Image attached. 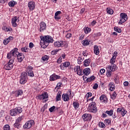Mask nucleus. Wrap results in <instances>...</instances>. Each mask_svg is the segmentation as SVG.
<instances>
[{
  "label": "nucleus",
  "instance_id": "obj_44",
  "mask_svg": "<svg viewBox=\"0 0 130 130\" xmlns=\"http://www.w3.org/2000/svg\"><path fill=\"white\" fill-rule=\"evenodd\" d=\"M99 125L100 126V127H102V128H105V124L102 122H100L99 124Z\"/></svg>",
  "mask_w": 130,
  "mask_h": 130
},
{
  "label": "nucleus",
  "instance_id": "obj_61",
  "mask_svg": "<svg viewBox=\"0 0 130 130\" xmlns=\"http://www.w3.org/2000/svg\"><path fill=\"white\" fill-rule=\"evenodd\" d=\"M104 73H105V69H101V70H100L101 75H103V74H104Z\"/></svg>",
  "mask_w": 130,
  "mask_h": 130
},
{
  "label": "nucleus",
  "instance_id": "obj_49",
  "mask_svg": "<svg viewBox=\"0 0 130 130\" xmlns=\"http://www.w3.org/2000/svg\"><path fill=\"white\" fill-rule=\"evenodd\" d=\"M114 81L115 84H118L119 83V81L118 80V77L116 76L114 78Z\"/></svg>",
  "mask_w": 130,
  "mask_h": 130
},
{
  "label": "nucleus",
  "instance_id": "obj_6",
  "mask_svg": "<svg viewBox=\"0 0 130 130\" xmlns=\"http://www.w3.org/2000/svg\"><path fill=\"white\" fill-rule=\"evenodd\" d=\"M127 19H128V16H127V14H126V13H120L119 24H123V23L127 21Z\"/></svg>",
  "mask_w": 130,
  "mask_h": 130
},
{
  "label": "nucleus",
  "instance_id": "obj_3",
  "mask_svg": "<svg viewBox=\"0 0 130 130\" xmlns=\"http://www.w3.org/2000/svg\"><path fill=\"white\" fill-rule=\"evenodd\" d=\"M18 50H19L17 48L13 49L12 51L7 54V58L8 59H10V60H13L14 62V60H15L16 56H17Z\"/></svg>",
  "mask_w": 130,
  "mask_h": 130
},
{
  "label": "nucleus",
  "instance_id": "obj_46",
  "mask_svg": "<svg viewBox=\"0 0 130 130\" xmlns=\"http://www.w3.org/2000/svg\"><path fill=\"white\" fill-rule=\"evenodd\" d=\"M114 31H116V32H117L118 33L121 32V29L118 27H114Z\"/></svg>",
  "mask_w": 130,
  "mask_h": 130
},
{
  "label": "nucleus",
  "instance_id": "obj_27",
  "mask_svg": "<svg viewBox=\"0 0 130 130\" xmlns=\"http://www.w3.org/2000/svg\"><path fill=\"white\" fill-rule=\"evenodd\" d=\"M93 52H94V54H95L96 55H98L99 54V53H100V51L99 50V47H98V46L95 45L94 46Z\"/></svg>",
  "mask_w": 130,
  "mask_h": 130
},
{
  "label": "nucleus",
  "instance_id": "obj_26",
  "mask_svg": "<svg viewBox=\"0 0 130 130\" xmlns=\"http://www.w3.org/2000/svg\"><path fill=\"white\" fill-rule=\"evenodd\" d=\"M82 72L83 75L88 76V75H90V73H91V70L90 68H85L84 70L82 71Z\"/></svg>",
  "mask_w": 130,
  "mask_h": 130
},
{
  "label": "nucleus",
  "instance_id": "obj_56",
  "mask_svg": "<svg viewBox=\"0 0 130 130\" xmlns=\"http://www.w3.org/2000/svg\"><path fill=\"white\" fill-rule=\"evenodd\" d=\"M62 57H60L58 59V60H57V62L58 63H61V62H62Z\"/></svg>",
  "mask_w": 130,
  "mask_h": 130
},
{
  "label": "nucleus",
  "instance_id": "obj_54",
  "mask_svg": "<svg viewBox=\"0 0 130 130\" xmlns=\"http://www.w3.org/2000/svg\"><path fill=\"white\" fill-rule=\"evenodd\" d=\"M57 52H58V50H53L51 52L52 55H55V54H57Z\"/></svg>",
  "mask_w": 130,
  "mask_h": 130
},
{
  "label": "nucleus",
  "instance_id": "obj_43",
  "mask_svg": "<svg viewBox=\"0 0 130 130\" xmlns=\"http://www.w3.org/2000/svg\"><path fill=\"white\" fill-rule=\"evenodd\" d=\"M28 49H29V48H27V47H25L22 48L21 49V50L23 52H28Z\"/></svg>",
  "mask_w": 130,
  "mask_h": 130
},
{
  "label": "nucleus",
  "instance_id": "obj_31",
  "mask_svg": "<svg viewBox=\"0 0 130 130\" xmlns=\"http://www.w3.org/2000/svg\"><path fill=\"white\" fill-rule=\"evenodd\" d=\"M95 80V76H92L90 77L87 78L86 81L87 83H91V82H93Z\"/></svg>",
  "mask_w": 130,
  "mask_h": 130
},
{
  "label": "nucleus",
  "instance_id": "obj_24",
  "mask_svg": "<svg viewBox=\"0 0 130 130\" xmlns=\"http://www.w3.org/2000/svg\"><path fill=\"white\" fill-rule=\"evenodd\" d=\"M13 93L16 97H19V96H22V95H23V90L21 89H18L16 90L15 91H13Z\"/></svg>",
  "mask_w": 130,
  "mask_h": 130
},
{
  "label": "nucleus",
  "instance_id": "obj_7",
  "mask_svg": "<svg viewBox=\"0 0 130 130\" xmlns=\"http://www.w3.org/2000/svg\"><path fill=\"white\" fill-rule=\"evenodd\" d=\"M27 80H28V76L27 73L23 72L21 73V76L20 77V84L24 85L25 83H27Z\"/></svg>",
  "mask_w": 130,
  "mask_h": 130
},
{
  "label": "nucleus",
  "instance_id": "obj_59",
  "mask_svg": "<svg viewBox=\"0 0 130 130\" xmlns=\"http://www.w3.org/2000/svg\"><path fill=\"white\" fill-rule=\"evenodd\" d=\"M29 48H33V47H34V44H33V43L32 42L29 43Z\"/></svg>",
  "mask_w": 130,
  "mask_h": 130
},
{
  "label": "nucleus",
  "instance_id": "obj_9",
  "mask_svg": "<svg viewBox=\"0 0 130 130\" xmlns=\"http://www.w3.org/2000/svg\"><path fill=\"white\" fill-rule=\"evenodd\" d=\"M69 92V94L68 93H63L62 95V99L65 102L70 101V98H72V90L70 89Z\"/></svg>",
  "mask_w": 130,
  "mask_h": 130
},
{
  "label": "nucleus",
  "instance_id": "obj_14",
  "mask_svg": "<svg viewBox=\"0 0 130 130\" xmlns=\"http://www.w3.org/2000/svg\"><path fill=\"white\" fill-rule=\"evenodd\" d=\"M84 121H90L92 119V115L90 114L85 113L82 116Z\"/></svg>",
  "mask_w": 130,
  "mask_h": 130
},
{
  "label": "nucleus",
  "instance_id": "obj_47",
  "mask_svg": "<svg viewBox=\"0 0 130 130\" xmlns=\"http://www.w3.org/2000/svg\"><path fill=\"white\" fill-rule=\"evenodd\" d=\"M77 60L78 63H79V64H80L82 61H83V58H82L81 57H78Z\"/></svg>",
  "mask_w": 130,
  "mask_h": 130
},
{
  "label": "nucleus",
  "instance_id": "obj_8",
  "mask_svg": "<svg viewBox=\"0 0 130 130\" xmlns=\"http://www.w3.org/2000/svg\"><path fill=\"white\" fill-rule=\"evenodd\" d=\"M19 17L14 16L11 19V24L14 28L16 27H18V24H19V22H20V20L19 19Z\"/></svg>",
  "mask_w": 130,
  "mask_h": 130
},
{
  "label": "nucleus",
  "instance_id": "obj_40",
  "mask_svg": "<svg viewBox=\"0 0 130 130\" xmlns=\"http://www.w3.org/2000/svg\"><path fill=\"white\" fill-rule=\"evenodd\" d=\"M73 36V35L71 32H69V31H66V38H71Z\"/></svg>",
  "mask_w": 130,
  "mask_h": 130
},
{
  "label": "nucleus",
  "instance_id": "obj_42",
  "mask_svg": "<svg viewBox=\"0 0 130 130\" xmlns=\"http://www.w3.org/2000/svg\"><path fill=\"white\" fill-rule=\"evenodd\" d=\"M9 5L10 7H15L16 5V2L12 1L9 3Z\"/></svg>",
  "mask_w": 130,
  "mask_h": 130
},
{
  "label": "nucleus",
  "instance_id": "obj_1",
  "mask_svg": "<svg viewBox=\"0 0 130 130\" xmlns=\"http://www.w3.org/2000/svg\"><path fill=\"white\" fill-rule=\"evenodd\" d=\"M53 42V39L50 36H45L41 37V46L42 48H46L49 45V43Z\"/></svg>",
  "mask_w": 130,
  "mask_h": 130
},
{
  "label": "nucleus",
  "instance_id": "obj_2",
  "mask_svg": "<svg viewBox=\"0 0 130 130\" xmlns=\"http://www.w3.org/2000/svg\"><path fill=\"white\" fill-rule=\"evenodd\" d=\"M107 69L106 76L107 78H110L112 75V73L115 72V71H117L118 68L116 64H111V66H108Z\"/></svg>",
  "mask_w": 130,
  "mask_h": 130
},
{
  "label": "nucleus",
  "instance_id": "obj_57",
  "mask_svg": "<svg viewBox=\"0 0 130 130\" xmlns=\"http://www.w3.org/2000/svg\"><path fill=\"white\" fill-rule=\"evenodd\" d=\"M117 54H118V53L117 52V51H115L114 52L112 57H114L115 58H116V56H117Z\"/></svg>",
  "mask_w": 130,
  "mask_h": 130
},
{
  "label": "nucleus",
  "instance_id": "obj_11",
  "mask_svg": "<svg viewBox=\"0 0 130 130\" xmlns=\"http://www.w3.org/2000/svg\"><path fill=\"white\" fill-rule=\"evenodd\" d=\"M34 121L32 120H30L29 121H27L23 125V128L27 129L31 128V127H32V125H34Z\"/></svg>",
  "mask_w": 130,
  "mask_h": 130
},
{
  "label": "nucleus",
  "instance_id": "obj_63",
  "mask_svg": "<svg viewBox=\"0 0 130 130\" xmlns=\"http://www.w3.org/2000/svg\"><path fill=\"white\" fill-rule=\"evenodd\" d=\"M9 44V42L8 41V40H7V39H5L4 41V45H7V44Z\"/></svg>",
  "mask_w": 130,
  "mask_h": 130
},
{
  "label": "nucleus",
  "instance_id": "obj_10",
  "mask_svg": "<svg viewBox=\"0 0 130 130\" xmlns=\"http://www.w3.org/2000/svg\"><path fill=\"white\" fill-rule=\"evenodd\" d=\"M14 62L13 60H10L4 66L5 70L7 71H10L13 69V67H14Z\"/></svg>",
  "mask_w": 130,
  "mask_h": 130
},
{
  "label": "nucleus",
  "instance_id": "obj_62",
  "mask_svg": "<svg viewBox=\"0 0 130 130\" xmlns=\"http://www.w3.org/2000/svg\"><path fill=\"white\" fill-rule=\"evenodd\" d=\"M4 29L5 31H6L7 32H9V31H11L12 30V28H8L6 26L4 27Z\"/></svg>",
  "mask_w": 130,
  "mask_h": 130
},
{
  "label": "nucleus",
  "instance_id": "obj_33",
  "mask_svg": "<svg viewBox=\"0 0 130 130\" xmlns=\"http://www.w3.org/2000/svg\"><path fill=\"white\" fill-rule=\"evenodd\" d=\"M113 112H114L113 110L111 109L110 110H107L105 112V113L108 114V115H109V116H112V115H113Z\"/></svg>",
  "mask_w": 130,
  "mask_h": 130
},
{
  "label": "nucleus",
  "instance_id": "obj_5",
  "mask_svg": "<svg viewBox=\"0 0 130 130\" xmlns=\"http://www.w3.org/2000/svg\"><path fill=\"white\" fill-rule=\"evenodd\" d=\"M22 111L23 109L22 108L17 107L10 110V115H11V116H16V115H18V114L22 113Z\"/></svg>",
  "mask_w": 130,
  "mask_h": 130
},
{
  "label": "nucleus",
  "instance_id": "obj_25",
  "mask_svg": "<svg viewBox=\"0 0 130 130\" xmlns=\"http://www.w3.org/2000/svg\"><path fill=\"white\" fill-rule=\"evenodd\" d=\"M40 32L44 31L46 29V23H45L44 22H41L40 23Z\"/></svg>",
  "mask_w": 130,
  "mask_h": 130
},
{
  "label": "nucleus",
  "instance_id": "obj_52",
  "mask_svg": "<svg viewBox=\"0 0 130 130\" xmlns=\"http://www.w3.org/2000/svg\"><path fill=\"white\" fill-rule=\"evenodd\" d=\"M55 109V106H53L52 107L50 108L49 110L50 112H53Z\"/></svg>",
  "mask_w": 130,
  "mask_h": 130
},
{
  "label": "nucleus",
  "instance_id": "obj_58",
  "mask_svg": "<svg viewBox=\"0 0 130 130\" xmlns=\"http://www.w3.org/2000/svg\"><path fill=\"white\" fill-rule=\"evenodd\" d=\"M97 23V22H96L95 20H93L91 22V26H92L93 27H94V26H95V25H96V24Z\"/></svg>",
  "mask_w": 130,
  "mask_h": 130
},
{
  "label": "nucleus",
  "instance_id": "obj_50",
  "mask_svg": "<svg viewBox=\"0 0 130 130\" xmlns=\"http://www.w3.org/2000/svg\"><path fill=\"white\" fill-rule=\"evenodd\" d=\"M86 98L92 97V92H87L85 95Z\"/></svg>",
  "mask_w": 130,
  "mask_h": 130
},
{
  "label": "nucleus",
  "instance_id": "obj_34",
  "mask_svg": "<svg viewBox=\"0 0 130 130\" xmlns=\"http://www.w3.org/2000/svg\"><path fill=\"white\" fill-rule=\"evenodd\" d=\"M83 29L84 31V33L85 34H88V33H90V32H91V28L90 27H84Z\"/></svg>",
  "mask_w": 130,
  "mask_h": 130
},
{
  "label": "nucleus",
  "instance_id": "obj_23",
  "mask_svg": "<svg viewBox=\"0 0 130 130\" xmlns=\"http://www.w3.org/2000/svg\"><path fill=\"white\" fill-rule=\"evenodd\" d=\"M54 45L55 47H62L63 46V42L61 41H56L54 43Z\"/></svg>",
  "mask_w": 130,
  "mask_h": 130
},
{
  "label": "nucleus",
  "instance_id": "obj_12",
  "mask_svg": "<svg viewBox=\"0 0 130 130\" xmlns=\"http://www.w3.org/2000/svg\"><path fill=\"white\" fill-rule=\"evenodd\" d=\"M26 73L28 74V76L33 78L34 77V73L33 72V67L32 66H28L26 67Z\"/></svg>",
  "mask_w": 130,
  "mask_h": 130
},
{
  "label": "nucleus",
  "instance_id": "obj_20",
  "mask_svg": "<svg viewBox=\"0 0 130 130\" xmlns=\"http://www.w3.org/2000/svg\"><path fill=\"white\" fill-rule=\"evenodd\" d=\"M58 79H60V76L59 75H57L55 74H53L50 76V81L52 82L53 81H56V80H58Z\"/></svg>",
  "mask_w": 130,
  "mask_h": 130
},
{
  "label": "nucleus",
  "instance_id": "obj_4",
  "mask_svg": "<svg viewBox=\"0 0 130 130\" xmlns=\"http://www.w3.org/2000/svg\"><path fill=\"white\" fill-rule=\"evenodd\" d=\"M88 110L89 112H92V113H96L98 111L97 109V105L95 102H92L89 104Z\"/></svg>",
  "mask_w": 130,
  "mask_h": 130
},
{
  "label": "nucleus",
  "instance_id": "obj_45",
  "mask_svg": "<svg viewBox=\"0 0 130 130\" xmlns=\"http://www.w3.org/2000/svg\"><path fill=\"white\" fill-rule=\"evenodd\" d=\"M105 123L106 125H108L111 123V121L109 119H106L105 120Z\"/></svg>",
  "mask_w": 130,
  "mask_h": 130
},
{
  "label": "nucleus",
  "instance_id": "obj_51",
  "mask_svg": "<svg viewBox=\"0 0 130 130\" xmlns=\"http://www.w3.org/2000/svg\"><path fill=\"white\" fill-rule=\"evenodd\" d=\"M61 14H62L61 11L56 12V13H55V17L56 18V19L58 18L57 17H56V16H59V15H61Z\"/></svg>",
  "mask_w": 130,
  "mask_h": 130
},
{
  "label": "nucleus",
  "instance_id": "obj_55",
  "mask_svg": "<svg viewBox=\"0 0 130 130\" xmlns=\"http://www.w3.org/2000/svg\"><path fill=\"white\" fill-rule=\"evenodd\" d=\"M92 88L94 90L97 89L98 88V84L95 83Z\"/></svg>",
  "mask_w": 130,
  "mask_h": 130
},
{
  "label": "nucleus",
  "instance_id": "obj_36",
  "mask_svg": "<svg viewBox=\"0 0 130 130\" xmlns=\"http://www.w3.org/2000/svg\"><path fill=\"white\" fill-rule=\"evenodd\" d=\"M117 96V94L116 92L114 91L113 94L111 95V99H112V100H115V99H116Z\"/></svg>",
  "mask_w": 130,
  "mask_h": 130
},
{
  "label": "nucleus",
  "instance_id": "obj_17",
  "mask_svg": "<svg viewBox=\"0 0 130 130\" xmlns=\"http://www.w3.org/2000/svg\"><path fill=\"white\" fill-rule=\"evenodd\" d=\"M38 97L39 100H45V99H48V93L45 92L39 95Z\"/></svg>",
  "mask_w": 130,
  "mask_h": 130
},
{
  "label": "nucleus",
  "instance_id": "obj_28",
  "mask_svg": "<svg viewBox=\"0 0 130 130\" xmlns=\"http://www.w3.org/2000/svg\"><path fill=\"white\" fill-rule=\"evenodd\" d=\"M108 87L111 91H113L115 89V85L113 82H110L108 84Z\"/></svg>",
  "mask_w": 130,
  "mask_h": 130
},
{
  "label": "nucleus",
  "instance_id": "obj_19",
  "mask_svg": "<svg viewBox=\"0 0 130 130\" xmlns=\"http://www.w3.org/2000/svg\"><path fill=\"white\" fill-rule=\"evenodd\" d=\"M36 6L35 2L33 1L29 2L28 4V7L29 11H34Z\"/></svg>",
  "mask_w": 130,
  "mask_h": 130
},
{
  "label": "nucleus",
  "instance_id": "obj_13",
  "mask_svg": "<svg viewBox=\"0 0 130 130\" xmlns=\"http://www.w3.org/2000/svg\"><path fill=\"white\" fill-rule=\"evenodd\" d=\"M117 114H121V115L123 117L125 114H126V113H127V111L125 110L123 107L118 108L117 109Z\"/></svg>",
  "mask_w": 130,
  "mask_h": 130
},
{
  "label": "nucleus",
  "instance_id": "obj_41",
  "mask_svg": "<svg viewBox=\"0 0 130 130\" xmlns=\"http://www.w3.org/2000/svg\"><path fill=\"white\" fill-rule=\"evenodd\" d=\"M23 118H24V116H21L18 117V118L16 119V122H18V123H20V122L21 121H22V120H23Z\"/></svg>",
  "mask_w": 130,
  "mask_h": 130
},
{
  "label": "nucleus",
  "instance_id": "obj_16",
  "mask_svg": "<svg viewBox=\"0 0 130 130\" xmlns=\"http://www.w3.org/2000/svg\"><path fill=\"white\" fill-rule=\"evenodd\" d=\"M16 56L17 57L18 61L19 62H22V60H23L25 58V56H24V54L22 53H16Z\"/></svg>",
  "mask_w": 130,
  "mask_h": 130
},
{
  "label": "nucleus",
  "instance_id": "obj_64",
  "mask_svg": "<svg viewBox=\"0 0 130 130\" xmlns=\"http://www.w3.org/2000/svg\"><path fill=\"white\" fill-rule=\"evenodd\" d=\"M123 85H124V87H127L128 86V82H127V81L124 82Z\"/></svg>",
  "mask_w": 130,
  "mask_h": 130
},
{
  "label": "nucleus",
  "instance_id": "obj_22",
  "mask_svg": "<svg viewBox=\"0 0 130 130\" xmlns=\"http://www.w3.org/2000/svg\"><path fill=\"white\" fill-rule=\"evenodd\" d=\"M71 63L70 62H65L64 63H62L60 65V68L61 70H64V68H68L70 67Z\"/></svg>",
  "mask_w": 130,
  "mask_h": 130
},
{
  "label": "nucleus",
  "instance_id": "obj_18",
  "mask_svg": "<svg viewBox=\"0 0 130 130\" xmlns=\"http://www.w3.org/2000/svg\"><path fill=\"white\" fill-rule=\"evenodd\" d=\"M74 71L79 76H83V71L81 70L80 66H76L74 68Z\"/></svg>",
  "mask_w": 130,
  "mask_h": 130
},
{
  "label": "nucleus",
  "instance_id": "obj_37",
  "mask_svg": "<svg viewBox=\"0 0 130 130\" xmlns=\"http://www.w3.org/2000/svg\"><path fill=\"white\" fill-rule=\"evenodd\" d=\"M14 127L16 128H21V124L18 122H16L14 124Z\"/></svg>",
  "mask_w": 130,
  "mask_h": 130
},
{
  "label": "nucleus",
  "instance_id": "obj_29",
  "mask_svg": "<svg viewBox=\"0 0 130 130\" xmlns=\"http://www.w3.org/2000/svg\"><path fill=\"white\" fill-rule=\"evenodd\" d=\"M83 62L84 67H89V66H90V63L91 62V59H86Z\"/></svg>",
  "mask_w": 130,
  "mask_h": 130
},
{
  "label": "nucleus",
  "instance_id": "obj_53",
  "mask_svg": "<svg viewBox=\"0 0 130 130\" xmlns=\"http://www.w3.org/2000/svg\"><path fill=\"white\" fill-rule=\"evenodd\" d=\"M14 39V37H9L8 38L6 39V40H7V41L9 42H11V41H12V40H13Z\"/></svg>",
  "mask_w": 130,
  "mask_h": 130
},
{
  "label": "nucleus",
  "instance_id": "obj_35",
  "mask_svg": "<svg viewBox=\"0 0 130 130\" xmlns=\"http://www.w3.org/2000/svg\"><path fill=\"white\" fill-rule=\"evenodd\" d=\"M61 99V93L58 92L56 96V101H60Z\"/></svg>",
  "mask_w": 130,
  "mask_h": 130
},
{
  "label": "nucleus",
  "instance_id": "obj_48",
  "mask_svg": "<svg viewBox=\"0 0 130 130\" xmlns=\"http://www.w3.org/2000/svg\"><path fill=\"white\" fill-rule=\"evenodd\" d=\"M11 128H10V125L6 124L4 127V130H10Z\"/></svg>",
  "mask_w": 130,
  "mask_h": 130
},
{
  "label": "nucleus",
  "instance_id": "obj_32",
  "mask_svg": "<svg viewBox=\"0 0 130 130\" xmlns=\"http://www.w3.org/2000/svg\"><path fill=\"white\" fill-rule=\"evenodd\" d=\"M73 105L75 109V110H78V109L79 108L80 106V104L77 102H74L73 103Z\"/></svg>",
  "mask_w": 130,
  "mask_h": 130
},
{
  "label": "nucleus",
  "instance_id": "obj_15",
  "mask_svg": "<svg viewBox=\"0 0 130 130\" xmlns=\"http://www.w3.org/2000/svg\"><path fill=\"white\" fill-rule=\"evenodd\" d=\"M100 100L102 103L106 104L108 102V98L105 94H102L100 97Z\"/></svg>",
  "mask_w": 130,
  "mask_h": 130
},
{
  "label": "nucleus",
  "instance_id": "obj_30",
  "mask_svg": "<svg viewBox=\"0 0 130 130\" xmlns=\"http://www.w3.org/2000/svg\"><path fill=\"white\" fill-rule=\"evenodd\" d=\"M106 11H107V13L109 14V15H113V13H114V12L113 11V10L111 9V8L110 7H107L106 8Z\"/></svg>",
  "mask_w": 130,
  "mask_h": 130
},
{
  "label": "nucleus",
  "instance_id": "obj_39",
  "mask_svg": "<svg viewBox=\"0 0 130 130\" xmlns=\"http://www.w3.org/2000/svg\"><path fill=\"white\" fill-rule=\"evenodd\" d=\"M49 59V56L46 55L42 57V60H43V61H47V60H48Z\"/></svg>",
  "mask_w": 130,
  "mask_h": 130
},
{
  "label": "nucleus",
  "instance_id": "obj_60",
  "mask_svg": "<svg viewBox=\"0 0 130 130\" xmlns=\"http://www.w3.org/2000/svg\"><path fill=\"white\" fill-rule=\"evenodd\" d=\"M82 54L84 56H88V52L87 51H83Z\"/></svg>",
  "mask_w": 130,
  "mask_h": 130
},
{
  "label": "nucleus",
  "instance_id": "obj_21",
  "mask_svg": "<svg viewBox=\"0 0 130 130\" xmlns=\"http://www.w3.org/2000/svg\"><path fill=\"white\" fill-rule=\"evenodd\" d=\"M82 44H83L84 46H88V45L92 44V42L89 39H85L84 40L82 41Z\"/></svg>",
  "mask_w": 130,
  "mask_h": 130
},
{
  "label": "nucleus",
  "instance_id": "obj_38",
  "mask_svg": "<svg viewBox=\"0 0 130 130\" xmlns=\"http://www.w3.org/2000/svg\"><path fill=\"white\" fill-rule=\"evenodd\" d=\"M116 60V58H115L114 57H112L110 60V63H111V64H114Z\"/></svg>",
  "mask_w": 130,
  "mask_h": 130
}]
</instances>
